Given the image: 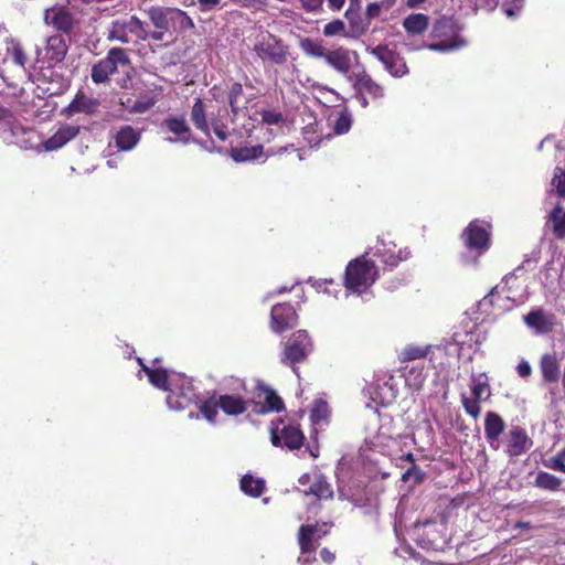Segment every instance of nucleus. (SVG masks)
<instances>
[{
  "label": "nucleus",
  "instance_id": "f257e3e1",
  "mask_svg": "<svg viewBox=\"0 0 565 565\" xmlns=\"http://www.w3.org/2000/svg\"><path fill=\"white\" fill-rule=\"evenodd\" d=\"M138 362L154 387L169 392L167 405L170 409H184L195 401L196 394L189 377L175 372L168 373L159 365V359L153 360L152 366L143 364L140 358H138Z\"/></svg>",
  "mask_w": 565,
  "mask_h": 565
},
{
  "label": "nucleus",
  "instance_id": "f03ea898",
  "mask_svg": "<svg viewBox=\"0 0 565 565\" xmlns=\"http://www.w3.org/2000/svg\"><path fill=\"white\" fill-rule=\"evenodd\" d=\"M414 439L406 434H398L396 436H388L384 431H380L371 445L374 449L391 457L393 460L401 462H408L411 467L402 475L403 481H408L414 478L416 482L422 480V473L414 465V457L412 452V445Z\"/></svg>",
  "mask_w": 565,
  "mask_h": 565
},
{
  "label": "nucleus",
  "instance_id": "7ed1b4c3",
  "mask_svg": "<svg viewBox=\"0 0 565 565\" xmlns=\"http://www.w3.org/2000/svg\"><path fill=\"white\" fill-rule=\"evenodd\" d=\"M370 250L349 262L344 273L345 288L356 295L366 292L379 278V268L369 258Z\"/></svg>",
  "mask_w": 565,
  "mask_h": 565
},
{
  "label": "nucleus",
  "instance_id": "20e7f679",
  "mask_svg": "<svg viewBox=\"0 0 565 565\" xmlns=\"http://www.w3.org/2000/svg\"><path fill=\"white\" fill-rule=\"evenodd\" d=\"M490 224L483 221L475 220L465 230L462 237L469 253H476L475 256L469 254L462 255V262L467 265L476 264L480 257L490 247Z\"/></svg>",
  "mask_w": 565,
  "mask_h": 565
},
{
  "label": "nucleus",
  "instance_id": "39448f33",
  "mask_svg": "<svg viewBox=\"0 0 565 565\" xmlns=\"http://www.w3.org/2000/svg\"><path fill=\"white\" fill-rule=\"evenodd\" d=\"M434 35L438 41L427 45L431 51L452 52L467 45V40L461 36L458 26L450 19L438 20L434 26Z\"/></svg>",
  "mask_w": 565,
  "mask_h": 565
},
{
  "label": "nucleus",
  "instance_id": "423d86ee",
  "mask_svg": "<svg viewBox=\"0 0 565 565\" xmlns=\"http://www.w3.org/2000/svg\"><path fill=\"white\" fill-rule=\"evenodd\" d=\"M143 21L136 15L114 19L107 28V39L122 44L139 43Z\"/></svg>",
  "mask_w": 565,
  "mask_h": 565
},
{
  "label": "nucleus",
  "instance_id": "0eeeda50",
  "mask_svg": "<svg viewBox=\"0 0 565 565\" xmlns=\"http://www.w3.org/2000/svg\"><path fill=\"white\" fill-rule=\"evenodd\" d=\"M327 523L302 524L298 531V541L300 546V563H310L316 561V550L320 540L328 533Z\"/></svg>",
  "mask_w": 565,
  "mask_h": 565
},
{
  "label": "nucleus",
  "instance_id": "6e6552de",
  "mask_svg": "<svg viewBox=\"0 0 565 565\" xmlns=\"http://www.w3.org/2000/svg\"><path fill=\"white\" fill-rule=\"evenodd\" d=\"M312 350L313 344L307 331L298 330L286 341L281 362L291 365L292 371L298 375L295 365L305 361Z\"/></svg>",
  "mask_w": 565,
  "mask_h": 565
},
{
  "label": "nucleus",
  "instance_id": "1a4fd4ad",
  "mask_svg": "<svg viewBox=\"0 0 565 565\" xmlns=\"http://www.w3.org/2000/svg\"><path fill=\"white\" fill-rule=\"evenodd\" d=\"M129 63L127 50L121 47L110 49L107 56L93 66L92 79L97 84L105 83L109 75L117 72L118 67L127 66Z\"/></svg>",
  "mask_w": 565,
  "mask_h": 565
},
{
  "label": "nucleus",
  "instance_id": "9d476101",
  "mask_svg": "<svg viewBox=\"0 0 565 565\" xmlns=\"http://www.w3.org/2000/svg\"><path fill=\"white\" fill-rule=\"evenodd\" d=\"M257 56L264 62L284 64L287 61L288 49L276 36L267 33L262 35L254 45Z\"/></svg>",
  "mask_w": 565,
  "mask_h": 565
},
{
  "label": "nucleus",
  "instance_id": "9b49d317",
  "mask_svg": "<svg viewBox=\"0 0 565 565\" xmlns=\"http://www.w3.org/2000/svg\"><path fill=\"white\" fill-rule=\"evenodd\" d=\"M22 135L32 136L34 131L26 130L9 109L0 107V138L7 143L23 146Z\"/></svg>",
  "mask_w": 565,
  "mask_h": 565
},
{
  "label": "nucleus",
  "instance_id": "f8f14e48",
  "mask_svg": "<svg viewBox=\"0 0 565 565\" xmlns=\"http://www.w3.org/2000/svg\"><path fill=\"white\" fill-rule=\"evenodd\" d=\"M373 255L379 257L381 262L388 267H396L401 262L409 258L411 252L407 248H399L396 250V245L393 241H387L384 237H379L375 246L373 247ZM370 252L372 248L369 249Z\"/></svg>",
  "mask_w": 565,
  "mask_h": 565
},
{
  "label": "nucleus",
  "instance_id": "ddd939ff",
  "mask_svg": "<svg viewBox=\"0 0 565 565\" xmlns=\"http://www.w3.org/2000/svg\"><path fill=\"white\" fill-rule=\"evenodd\" d=\"M385 67V70L394 77H403L408 73L405 61L394 51L388 50L386 46H375L370 50Z\"/></svg>",
  "mask_w": 565,
  "mask_h": 565
},
{
  "label": "nucleus",
  "instance_id": "4468645a",
  "mask_svg": "<svg viewBox=\"0 0 565 565\" xmlns=\"http://www.w3.org/2000/svg\"><path fill=\"white\" fill-rule=\"evenodd\" d=\"M298 316L289 303H278L271 308L270 327L276 333H281L297 324Z\"/></svg>",
  "mask_w": 565,
  "mask_h": 565
},
{
  "label": "nucleus",
  "instance_id": "2eb2a0df",
  "mask_svg": "<svg viewBox=\"0 0 565 565\" xmlns=\"http://www.w3.org/2000/svg\"><path fill=\"white\" fill-rule=\"evenodd\" d=\"M67 52L65 40L62 35L49 36L43 49H36L38 61L46 60L49 64L61 62Z\"/></svg>",
  "mask_w": 565,
  "mask_h": 565
},
{
  "label": "nucleus",
  "instance_id": "dca6fc26",
  "mask_svg": "<svg viewBox=\"0 0 565 565\" xmlns=\"http://www.w3.org/2000/svg\"><path fill=\"white\" fill-rule=\"evenodd\" d=\"M523 321L537 335L550 333L555 326L554 316L541 308L531 310L523 317Z\"/></svg>",
  "mask_w": 565,
  "mask_h": 565
},
{
  "label": "nucleus",
  "instance_id": "f3484780",
  "mask_svg": "<svg viewBox=\"0 0 565 565\" xmlns=\"http://www.w3.org/2000/svg\"><path fill=\"white\" fill-rule=\"evenodd\" d=\"M531 447L532 440L526 431L519 426H512L507 435V454L510 457H519L525 454Z\"/></svg>",
  "mask_w": 565,
  "mask_h": 565
},
{
  "label": "nucleus",
  "instance_id": "a211bd4d",
  "mask_svg": "<svg viewBox=\"0 0 565 565\" xmlns=\"http://www.w3.org/2000/svg\"><path fill=\"white\" fill-rule=\"evenodd\" d=\"M162 128L174 135V137L166 138L169 142H181L186 145L191 141V129L183 116H174L166 118L162 124Z\"/></svg>",
  "mask_w": 565,
  "mask_h": 565
},
{
  "label": "nucleus",
  "instance_id": "6ab92c4d",
  "mask_svg": "<svg viewBox=\"0 0 565 565\" xmlns=\"http://www.w3.org/2000/svg\"><path fill=\"white\" fill-rule=\"evenodd\" d=\"M271 443L275 446H285L288 449H298L303 443L302 431L296 426H284L280 435L278 428H270Z\"/></svg>",
  "mask_w": 565,
  "mask_h": 565
},
{
  "label": "nucleus",
  "instance_id": "aec40b11",
  "mask_svg": "<svg viewBox=\"0 0 565 565\" xmlns=\"http://www.w3.org/2000/svg\"><path fill=\"white\" fill-rule=\"evenodd\" d=\"M398 390L393 377L377 381L371 386L370 395L374 403L386 406L392 404L397 397Z\"/></svg>",
  "mask_w": 565,
  "mask_h": 565
},
{
  "label": "nucleus",
  "instance_id": "412c9836",
  "mask_svg": "<svg viewBox=\"0 0 565 565\" xmlns=\"http://www.w3.org/2000/svg\"><path fill=\"white\" fill-rule=\"evenodd\" d=\"M353 55H355L354 52L344 47H338L335 50H328L324 61L340 74L348 75L352 65Z\"/></svg>",
  "mask_w": 565,
  "mask_h": 565
},
{
  "label": "nucleus",
  "instance_id": "4be33fe9",
  "mask_svg": "<svg viewBox=\"0 0 565 565\" xmlns=\"http://www.w3.org/2000/svg\"><path fill=\"white\" fill-rule=\"evenodd\" d=\"M505 424L500 415L494 412H488L484 418V434L491 448L499 449V437L503 433Z\"/></svg>",
  "mask_w": 565,
  "mask_h": 565
},
{
  "label": "nucleus",
  "instance_id": "5701e85b",
  "mask_svg": "<svg viewBox=\"0 0 565 565\" xmlns=\"http://www.w3.org/2000/svg\"><path fill=\"white\" fill-rule=\"evenodd\" d=\"M79 132L78 126L64 125L52 137L46 139L42 146L45 151H53L62 148Z\"/></svg>",
  "mask_w": 565,
  "mask_h": 565
},
{
  "label": "nucleus",
  "instance_id": "b1692460",
  "mask_svg": "<svg viewBox=\"0 0 565 565\" xmlns=\"http://www.w3.org/2000/svg\"><path fill=\"white\" fill-rule=\"evenodd\" d=\"M6 57L11 61L14 65L20 67L23 76L29 77L28 62L29 57L22 46V44L13 39H10L6 43Z\"/></svg>",
  "mask_w": 565,
  "mask_h": 565
},
{
  "label": "nucleus",
  "instance_id": "393cba45",
  "mask_svg": "<svg viewBox=\"0 0 565 565\" xmlns=\"http://www.w3.org/2000/svg\"><path fill=\"white\" fill-rule=\"evenodd\" d=\"M353 81V87L356 93L369 94L374 99L382 98L384 96V88L374 82L366 73L356 74Z\"/></svg>",
  "mask_w": 565,
  "mask_h": 565
},
{
  "label": "nucleus",
  "instance_id": "a878e982",
  "mask_svg": "<svg viewBox=\"0 0 565 565\" xmlns=\"http://www.w3.org/2000/svg\"><path fill=\"white\" fill-rule=\"evenodd\" d=\"M44 21L47 24L54 25L57 30L68 31L73 25L72 15L63 8L46 9L44 13Z\"/></svg>",
  "mask_w": 565,
  "mask_h": 565
},
{
  "label": "nucleus",
  "instance_id": "bb28decb",
  "mask_svg": "<svg viewBox=\"0 0 565 565\" xmlns=\"http://www.w3.org/2000/svg\"><path fill=\"white\" fill-rule=\"evenodd\" d=\"M542 377L547 383H556L559 380V363L555 354H543L540 360Z\"/></svg>",
  "mask_w": 565,
  "mask_h": 565
},
{
  "label": "nucleus",
  "instance_id": "cd10ccee",
  "mask_svg": "<svg viewBox=\"0 0 565 565\" xmlns=\"http://www.w3.org/2000/svg\"><path fill=\"white\" fill-rule=\"evenodd\" d=\"M140 140V134L131 126L122 127L115 136V143L118 150L129 151L136 147Z\"/></svg>",
  "mask_w": 565,
  "mask_h": 565
},
{
  "label": "nucleus",
  "instance_id": "c85d7f7f",
  "mask_svg": "<svg viewBox=\"0 0 565 565\" xmlns=\"http://www.w3.org/2000/svg\"><path fill=\"white\" fill-rule=\"evenodd\" d=\"M303 493L306 495L311 494L316 497L318 500L330 499L333 495L331 486L328 483L326 478L318 472L313 473L312 482L308 489L303 490Z\"/></svg>",
  "mask_w": 565,
  "mask_h": 565
},
{
  "label": "nucleus",
  "instance_id": "c756f323",
  "mask_svg": "<svg viewBox=\"0 0 565 565\" xmlns=\"http://www.w3.org/2000/svg\"><path fill=\"white\" fill-rule=\"evenodd\" d=\"M220 408L227 415H239L247 409L246 402L236 395H220L218 396Z\"/></svg>",
  "mask_w": 565,
  "mask_h": 565
},
{
  "label": "nucleus",
  "instance_id": "7c9ffc66",
  "mask_svg": "<svg viewBox=\"0 0 565 565\" xmlns=\"http://www.w3.org/2000/svg\"><path fill=\"white\" fill-rule=\"evenodd\" d=\"M194 28L193 20L182 10L170 8L169 31L185 32Z\"/></svg>",
  "mask_w": 565,
  "mask_h": 565
},
{
  "label": "nucleus",
  "instance_id": "2f4dec72",
  "mask_svg": "<svg viewBox=\"0 0 565 565\" xmlns=\"http://www.w3.org/2000/svg\"><path fill=\"white\" fill-rule=\"evenodd\" d=\"M145 12L154 29L169 30L170 7L151 6Z\"/></svg>",
  "mask_w": 565,
  "mask_h": 565
},
{
  "label": "nucleus",
  "instance_id": "473e14b6",
  "mask_svg": "<svg viewBox=\"0 0 565 565\" xmlns=\"http://www.w3.org/2000/svg\"><path fill=\"white\" fill-rule=\"evenodd\" d=\"M97 106L98 103L96 99L78 94L67 106L65 111L68 116H73L77 113L93 114Z\"/></svg>",
  "mask_w": 565,
  "mask_h": 565
},
{
  "label": "nucleus",
  "instance_id": "72a5a7b5",
  "mask_svg": "<svg viewBox=\"0 0 565 565\" xmlns=\"http://www.w3.org/2000/svg\"><path fill=\"white\" fill-rule=\"evenodd\" d=\"M429 24V18L423 13H413L403 21V26L408 34L418 35L424 33Z\"/></svg>",
  "mask_w": 565,
  "mask_h": 565
},
{
  "label": "nucleus",
  "instance_id": "f704fd0d",
  "mask_svg": "<svg viewBox=\"0 0 565 565\" xmlns=\"http://www.w3.org/2000/svg\"><path fill=\"white\" fill-rule=\"evenodd\" d=\"M191 120L196 129L210 135V125L206 119L205 106L201 98H196L191 109Z\"/></svg>",
  "mask_w": 565,
  "mask_h": 565
},
{
  "label": "nucleus",
  "instance_id": "c9c22d12",
  "mask_svg": "<svg viewBox=\"0 0 565 565\" xmlns=\"http://www.w3.org/2000/svg\"><path fill=\"white\" fill-rule=\"evenodd\" d=\"M265 488V482L260 478H254L252 475H245L241 479V489L245 494L259 497Z\"/></svg>",
  "mask_w": 565,
  "mask_h": 565
},
{
  "label": "nucleus",
  "instance_id": "e433bc0d",
  "mask_svg": "<svg viewBox=\"0 0 565 565\" xmlns=\"http://www.w3.org/2000/svg\"><path fill=\"white\" fill-rule=\"evenodd\" d=\"M471 396L483 399L490 394L488 377L484 374L475 375L470 382Z\"/></svg>",
  "mask_w": 565,
  "mask_h": 565
},
{
  "label": "nucleus",
  "instance_id": "4c0bfd02",
  "mask_svg": "<svg viewBox=\"0 0 565 565\" xmlns=\"http://www.w3.org/2000/svg\"><path fill=\"white\" fill-rule=\"evenodd\" d=\"M330 408L326 401L317 399L311 409L310 418L313 425H326L329 422Z\"/></svg>",
  "mask_w": 565,
  "mask_h": 565
},
{
  "label": "nucleus",
  "instance_id": "58836bf2",
  "mask_svg": "<svg viewBox=\"0 0 565 565\" xmlns=\"http://www.w3.org/2000/svg\"><path fill=\"white\" fill-rule=\"evenodd\" d=\"M300 47L306 55L323 60L328 52V49H326L320 42L308 38L300 42Z\"/></svg>",
  "mask_w": 565,
  "mask_h": 565
},
{
  "label": "nucleus",
  "instance_id": "ea45409f",
  "mask_svg": "<svg viewBox=\"0 0 565 565\" xmlns=\"http://www.w3.org/2000/svg\"><path fill=\"white\" fill-rule=\"evenodd\" d=\"M550 220L553 224V232L556 237L564 238L565 237V211H563L559 206H556L551 215Z\"/></svg>",
  "mask_w": 565,
  "mask_h": 565
},
{
  "label": "nucleus",
  "instance_id": "a19ab883",
  "mask_svg": "<svg viewBox=\"0 0 565 565\" xmlns=\"http://www.w3.org/2000/svg\"><path fill=\"white\" fill-rule=\"evenodd\" d=\"M262 151H263L262 146L245 147V148L233 150L232 158L236 162L254 160L260 156Z\"/></svg>",
  "mask_w": 565,
  "mask_h": 565
},
{
  "label": "nucleus",
  "instance_id": "79ce46f5",
  "mask_svg": "<svg viewBox=\"0 0 565 565\" xmlns=\"http://www.w3.org/2000/svg\"><path fill=\"white\" fill-rule=\"evenodd\" d=\"M535 486L541 489L557 490L561 486V480L554 475L541 471L535 478Z\"/></svg>",
  "mask_w": 565,
  "mask_h": 565
},
{
  "label": "nucleus",
  "instance_id": "37998d69",
  "mask_svg": "<svg viewBox=\"0 0 565 565\" xmlns=\"http://www.w3.org/2000/svg\"><path fill=\"white\" fill-rule=\"evenodd\" d=\"M243 86L239 83L232 84L228 90V102L234 115L242 108Z\"/></svg>",
  "mask_w": 565,
  "mask_h": 565
},
{
  "label": "nucleus",
  "instance_id": "c03bdc74",
  "mask_svg": "<svg viewBox=\"0 0 565 565\" xmlns=\"http://www.w3.org/2000/svg\"><path fill=\"white\" fill-rule=\"evenodd\" d=\"M222 110L218 111L216 117L211 118V126L215 134V136L221 140L225 141L230 136V129L227 121H223L222 119Z\"/></svg>",
  "mask_w": 565,
  "mask_h": 565
},
{
  "label": "nucleus",
  "instance_id": "a18cd8bd",
  "mask_svg": "<svg viewBox=\"0 0 565 565\" xmlns=\"http://www.w3.org/2000/svg\"><path fill=\"white\" fill-rule=\"evenodd\" d=\"M552 190L558 196L565 198V170L562 168H555L554 174L551 181Z\"/></svg>",
  "mask_w": 565,
  "mask_h": 565
},
{
  "label": "nucleus",
  "instance_id": "49530a36",
  "mask_svg": "<svg viewBox=\"0 0 565 565\" xmlns=\"http://www.w3.org/2000/svg\"><path fill=\"white\" fill-rule=\"evenodd\" d=\"M404 376L406 385L414 391H418L425 381L423 371L417 369H411Z\"/></svg>",
  "mask_w": 565,
  "mask_h": 565
},
{
  "label": "nucleus",
  "instance_id": "de8ad7c7",
  "mask_svg": "<svg viewBox=\"0 0 565 565\" xmlns=\"http://www.w3.org/2000/svg\"><path fill=\"white\" fill-rule=\"evenodd\" d=\"M352 126V118L347 110H343L339 114L337 119L333 122V131L337 135L347 134Z\"/></svg>",
  "mask_w": 565,
  "mask_h": 565
},
{
  "label": "nucleus",
  "instance_id": "09e8293b",
  "mask_svg": "<svg viewBox=\"0 0 565 565\" xmlns=\"http://www.w3.org/2000/svg\"><path fill=\"white\" fill-rule=\"evenodd\" d=\"M218 408H220L218 399L211 398V399L205 401L201 405L200 412L207 422L214 423L215 417L218 413L217 412Z\"/></svg>",
  "mask_w": 565,
  "mask_h": 565
},
{
  "label": "nucleus",
  "instance_id": "8fccbe9b",
  "mask_svg": "<svg viewBox=\"0 0 565 565\" xmlns=\"http://www.w3.org/2000/svg\"><path fill=\"white\" fill-rule=\"evenodd\" d=\"M461 402L466 413L469 414L472 418L477 419L481 411L479 405L481 399L462 394Z\"/></svg>",
  "mask_w": 565,
  "mask_h": 565
},
{
  "label": "nucleus",
  "instance_id": "3c124183",
  "mask_svg": "<svg viewBox=\"0 0 565 565\" xmlns=\"http://www.w3.org/2000/svg\"><path fill=\"white\" fill-rule=\"evenodd\" d=\"M430 347L408 345L402 352L403 361H413L427 355Z\"/></svg>",
  "mask_w": 565,
  "mask_h": 565
},
{
  "label": "nucleus",
  "instance_id": "603ef678",
  "mask_svg": "<svg viewBox=\"0 0 565 565\" xmlns=\"http://www.w3.org/2000/svg\"><path fill=\"white\" fill-rule=\"evenodd\" d=\"M266 404L260 407L258 413H266V412H278L282 407V402L279 396H277L274 392H267L266 393Z\"/></svg>",
  "mask_w": 565,
  "mask_h": 565
},
{
  "label": "nucleus",
  "instance_id": "864d4df0",
  "mask_svg": "<svg viewBox=\"0 0 565 565\" xmlns=\"http://www.w3.org/2000/svg\"><path fill=\"white\" fill-rule=\"evenodd\" d=\"M504 287H501V292L504 294V298L512 302V306H519L524 303L527 300V294L525 289H522L521 292L516 294L511 290V287L507 291H504Z\"/></svg>",
  "mask_w": 565,
  "mask_h": 565
},
{
  "label": "nucleus",
  "instance_id": "5fc2aeb1",
  "mask_svg": "<svg viewBox=\"0 0 565 565\" xmlns=\"http://www.w3.org/2000/svg\"><path fill=\"white\" fill-rule=\"evenodd\" d=\"M167 32H170L169 30H160V29H156L154 31H150L149 28H148V24L146 22H143V25H142V33L140 35V42L142 41H147L148 39H151L153 41H162L163 38H164V34Z\"/></svg>",
  "mask_w": 565,
  "mask_h": 565
},
{
  "label": "nucleus",
  "instance_id": "6e6d98bb",
  "mask_svg": "<svg viewBox=\"0 0 565 565\" xmlns=\"http://www.w3.org/2000/svg\"><path fill=\"white\" fill-rule=\"evenodd\" d=\"M345 30L344 22L342 20H333L327 23L323 28V34L326 36H335L342 34Z\"/></svg>",
  "mask_w": 565,
  "mask_h": 565
},
{
  "label": "nucleus",
  "instance_id": "4d7b16f0",
  "mask_svg": "<svg viewBox=\"0 0 565 565\" xmlns=\"http://www.w3.org/2000/svg\"><path fill=\"white\" fill-rule=\"evenodd\" d=\"M262 120L267 125H278L282 121V115L274 110H265L262 114Z\"/></svg>",
  "mask_w": 565,
  "mask_h": 565
},
{
  "label": "nucleus",
  "instance_id": "13d9d810",
  "mask_svg": "<svg viewBox=\"0 0 565 565\" xmlns=\"http://www.w3.org/2000/svg\"><path fill=\"white\" fill-rule=\"evenodd\" d=\"M383 7L380 4V2H373V3H370L367 7H366V11H365V18L367 20L366 23L370 24V21L377 18L381 12H382Z\"/></svg>",
  "mask_w": 565,
  "mask_h": 565
},
{
  "label": "nucleus",
  "instance_id": "bf43d9fd",
  "mask_svg": "<svg viewBox=\"0 0 565 565\" xmlns=\"http://www.w3.org/2000/svg\"><path fill=\"white\" fill-rule=\"evenodd\" d=\"M516 372L520 377L527 379L532 374V366L526 360H521L516 365Z\"/></svg>",
  "mask_w": 565,
  "mask_h": 565
},
{
  "label": "nucleus",
  "instance_id": "052dcab7",
  "mask_svg": "<svg viewBox=\"0 0 565 565\" xmlns=\"http://www.w3.org/2000/svg\"><path fill=\"white\" fill-rule=\"evenodd\" d=\"M302 8L308 12H316L321 9L323 0H300Z\"/></svg>",
  "mask_w": 565,
  "mask_h": 565
},
{
  "label": "nucleus",
  "instance_id": "680f3d73",
  "mask_svg": "<svg viewBox=\"0 0 565 565\" xmlns=\"http://www.w3.org/2000/svg\"><path fill=\"white\" fill-rule=\"evenodd\" d=\"M351 26L355 29L359 33H363L366 31L369 23H363L359 20V12L355 14H351V19H348Z\"/></svg>",
  "mask_w": 565,
  "mask_h": 565
},
{
  "label": "nucleus",
  "instance_id": "e2e57ef3",
  "mask_svg": "<svg viewBox=\"0 0 565 565\" xmlns=\"http://www.w3.org/2000/svg\"><path fill=\"white\" fill-rule=\"evenodd\" d=\"M201 11H212L221 6V0H198Z\"/></svg>",
  "mask_w": 565,
  "mask_h": 565
},
{
  "label": "nucleus",
  "instance_id": "0e129e2a",
  "mask_svg": "<svg viewBox=\"0 0 565 565\" xmlns=\"http://www.w3.org/2000/svg\"><path fill=\"white\" fill-rule=\"evenodd\" d=\"M349 1H350V6L344 14L347 19H351V14L358 13L361 9V0H349Z\"/></svg>",
  "mask_w": 565,
  "mask_h": 565
},
{
  "label": "nucleus",
  "instance_id": "69168bd1",
  "mask_svg": "<svg viewBox=\"0 0 565 565\" xmlns=\"http://www.w3.org/2000/svg\"><path fill=\"white\" fill-rule=\"evenodd\" d=\"M522 6H523V0H515L513 7L504 8V12L508 17H514L522 9Z\"/></svg>",
  "mask_w": 565,
  "mask_h": 565
},
{
  "label": "nucleus",
  "instance_id": "338daca9",
  "mask_svg": "<svg viewBox=\"0 0 565 565\" xmlns=\"http://www.w3.org/2000/svg\"><path fill=\"white\" fill-rule=\"evenodd\" d=\"M328 284L332 285L333 281L332 280H313L311 285L318 291L329 292V290L327 289Z\"/></svg>",
  "mask_w": 565,
  "mask_h": 565
},
{
  "label": "nucleus",
  "instance_id": "774afa93",
  "mask_svg": "<svg viewBox=\"0 0 565 565\" xmlns=\"http://www.w3.org/2000/svg\"><path fill=\"white\" fill-rule=\"evenodd\" d=\"M327 2L330 10L340 11L344 6L345 0H327Z\"/></svg>",
  "mask_w": 565,
  "mask_h": 565
}]
</instances>
